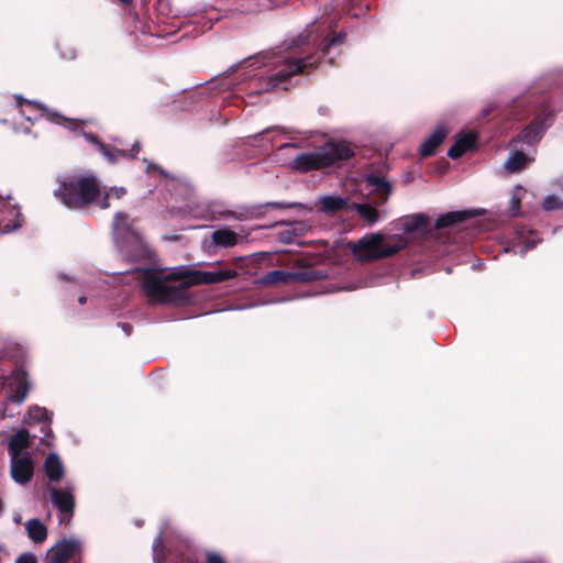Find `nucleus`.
<instances>
[{"label": "nucleus", "mask_w": 563, "mask_h": 563, "mask_svg": "<svg viewBox=\"0 0 563 563\" xmlns=\"http://www.w3.org/2000/svg\"><path fill=\"white\" fill-rule=\"evenodd\" d=\"M2 390L7 401L22 404L29 391L25 373L18 371L11 376L0 379V393Z\"/></svg>", "instance_id": "6e6552de"}, {"label": "nucleus", "mask_w": 563, "mask_h": 563, "mask_svg": "<svg viewBox=\"0 0 563 563\" xmlns=\"http://www.w3.org/2000/svg\"><path fill=\"white\" fill-rule=\"evenodd\" d=\"M126 190L124 187H111L109 191L103 192L102 197H99L98 207L101 209H108L110 207L109 199L114 197L120 199L125 195Z\"/></svg>", "instance_id": "2f4dec72"}, {"label": "nucleus", "mask_w": 563, "mask_h": 563, "mask_svg": "<svg viewBox=\"0 0 563 563\" xmlns=\"http://www.w3.org/2000/svg\"><path fill=\"white\" fill-rule=\"evenodd\" d=\"M475 213L473 211H453L448 212L439 217L435 221V227L439 229L451 227L455 223H460L467 218L473 217Z\"/></svg>", "instance_id": "b1692460"}, {"label": "nucleus", "mask_w": 563, "mask_h": 563, "mask_svg": "<svg viewBox=\"0 0 563 563\" xmlns=\"http://www.w3.org/2000/svg\"><path fill=\"white\" fill-rule=\"evenodd\" d=\"M54 195L70 209H84L97 205L101 195L98 179L92 175L65 177Z\"/></svg>", "instance_id": "7ed1b4c3"}, {"label": "nucleus", "mask_w": 563, "mask_h": 563, "mask_svg": "<svg viewBox=\"0 0 563 563\" xmlns=\"http://www.w3.org/2000/svg\"><path fill=\"white\" fill-rule=\"evenodd\" d=\"M424 224H426L424 218L420 214H416L402 223V229L406 232H412V231L423 227Z\"/></svg>", "instance_id": "473e14b6"}, {"label": "nucleus", "mask_w": 563, "mask_h": 563, "mask_svg": "<svg viewBox=\"0 0 563 563\" xmlns=\"http://www.w3.org/2000/svg\"><path fill=\"white\" fill-rule=\"evenodd\" d=\"M296 147H297V146H296V144L287 143V144L282 145V146L279 147V150H278V151H279L280 153H283V152H285V151L294 150V148H296Z\"/></svg>", "instance_id": "58836bf2"}, {"label": "nucleus", "mask_w": 563, "mask_h": 563, "mask_svg": "<svg viewBox=\"0 0 563 563\" xmlns=\"http://www.w3.org/2000/svg\"><path fill=\"white\" fill-rule=\"evenodd\" d=\"M349 203V198L341 197V196H322L318 199L317 206L319 207V210L328 213L333 214L338 211L343 210Z\"/></svg>", "instance_id": "f3484780"}, {"label": "nucleus", "mask_w": 563, "mask_h": 563, "mask_svg": "<svg viewBox=\"0 0 563 563\" xmlns=\"http://www.w3.org/2000/svg\"><path fill=\"white\" fill-rule=\"evenodd\" d=\"M49 493L52 501L62 514L73 515L75 507L73 487L68 486L62 489L51 488Z\"/></svg>", "instance_id": "ddd939ff"}, {"label": "nucleus", "mask_w": 563, "mask_h": 563, "mask_svg": "<svg viewBox=\"0 0 563 563\" xmlns=\"http://www.w3.org/2000/svg\"><path fill=\"white\" fill-rule=\"evenodd\" d=\"M476 143V135L472 132L461 135L450 147L448 155L455 159L461 157L465 152L473 148Z\"/></svg>", "instance_id": "412c9836"}, {"label": "nucleus", "mask_w": 563, "mask_h": 563, "mask_svg": "<svg viewBox=\"0 0 563 563\" xmlns=\"http://www.w3.org/2000/svg\"><path fill=\"white\" fill-rule=\"evenodd\" d=\"M272 207H275V208H286V207H289L290 205H285V203H282V202H272L269 203Z\"/></svg>", "instance_id": "a19ab883"}, {"label": "nucleus", "mask_w": 563, "mask_h": 563, "mask_svg": "<svg viewBox=\"0 0 563 563\" xmlns=\"http://www.w3.org/2000/svg\"><path fill=\"white\" fill-rule=\"evenodd\" d=\"M540 241L538 234L525 227L518 229L512 238L511 244L505 249L506 252L525 254L533 249Z\"/></svg>", "instance_id": "9b49d317"}, {"label": "nucleus", "mask_w": 563, "mask_h": 563, "mask_svg": "<svg viewBox=\"0 0 563 563\" xmlns=\"http://www.w3.org/2000/svg\"><path fill=\"white\" fill-rule=\"evenodd\" d=\"M112 229L115 243L123 255L131 261H141L150 256V249L140 232L133 228V220L126 213H115Z\"/></svg>", "instance_id": "39448f33"}, {"label": "nucleus", "mask_w": 563, "mask_h": 563, "mask_svg": "<svg viewBox=\"0 0 563 563\" xmlns=\"http://www.w3.org/2000/svg\"><path fill=\"white\" fill-rule=\"evenodd\" d=\"M446 130L443 125H439L433 133L426 139V141L420 146V153L422 156H431L435 153L438 146L443 142Z\"/></svg>", "instance_id": "6ab92c4d"}, {"label": "nucleus", "mask_w": 563, "mask_h": 563, "mask_svg": "<svg viewBox=\"0 0 563 563\" xmlns=\"http://www.w3.org/2000/svg\"><path fill=\"white\" fill-rule=\"evenodd\" d=\"M313 57L297 58L288 55L285 56H262L251 59L245 64L246 68L266 67L267 71L264 77L263 87L255 92L266 91L287 78L311 67L314 64Z\"/></svg>", "instance_id": "f257e3e1"}, {"label": "nucleus", "mask_w": 563, "mask_h": 563, "mask_svg": "<svg viewBox=\"0 0 563 563\" xmlns=\"http://www.w3.org/2000/svg\"><path fill=\"white\" fill-rule=\"evenodd\" d=\"M86 139L89 140L90 142H93L95 144H97L99 151L103 154V156L111 163H114L117 162L120 157H128V156H131V157H134L139 152H140V144L139 142H135L132 150H131V153H126L124 151H121V150H110L103 143L99 142L95 136L92 135H86Z\"/></svg>", "instance_id": "dca6fc26"}, {"label": "nucleus", "mask_w": 563, "mask_h": 563, "mask_svg": "<svg viewBox=\"0 0 563 563\" xmlns=\"http://www.w3.org/2000/svg\"><path fill=\"white\" fill-rule=\"evenodd\" d=\"M174 276L179 278V280H184V286L187 289L195 285L216 284L232 279L238 276V273L234 269L205 272L179 266L175 268Z\"/></svg>", "instance_id": "0eeeda50"}, {"label": "nucleus", "mask_w": 563, "mask_h": 563, "mask_svg": "<svg viewBox=\"0 0 563 563\" xmlns=\"http://www.w3.org/2000/svg\"><path fill=\"white\" fill-rule=\"evenodd\" d=\"M30 446V434L25 429L15 432L9 440V455L29 454L25 450Z\"/></svg>", "instance_id": "a211bd4d"}, {"label": "nucleus", "mask_w": 563, "mask_h": 563, "mask_svg": "<svg viewBox=\"0 0 563 563\" xmlns=\"http://www.w3.org/2000/svg\"><path fill=\"white\" fill-rule=\"evenodd\" d=\"M526 194V189L517 185L511 192L510 201H509V210L512 216H517L520 211V202L523 199Z\"/></svg>", "instance_id": "7c9ffc66"}, {"label": "nucleus", "mask_w": 563, "mask_h": 563, "mask_svg": "<svg viewBox=\"0 0 563 563\" xmlns=\"http://www.w3.org/2000/svg\"><path fill=\"white\" fill-rule=\"evenodd\" d=\"M141 282V288L152 303L180 302L186 299L184 280L174 276V272L165 276L153 271H134Z\"/></svg>", "instance_id": "f03ea898"}, {"label": "nucleus", "mask_w": 563, "mask_h": 563, "mask_svg": "<svg viewBox=\"0 0 563 563\" xmlns=\"http://www.w3.org/2000/svg\"><path fill=\"white\" fill-rule=\"evenodd\" d=\"M207 563H225L224 560L217 553L207 554Z\"/></svg>", "instance_id": "c9c22d12"}, {"label": "nucleus", "mask_w": 563, "mask_h": 563, "mask_svg": "<svg viewBox=\"0 0 563 563\" xmlns=\"http://www.w3.org/2000/svg\"><path fill=\"white\" fill-rule=\"evenodd\" d=\"M16 106L20 108V113L27 121L36 120V114H42L46 111L45 107L36 101L24 99L22 96H16Z\"/></svg>", "instance_id": "aec40b11"}, {"label": "nucleus", "mask_w": 563, "mask_h": 563, "mask_svg": "<svg viewBox=\"0 0 563 563\" xmlns=\"http://www.w3.org/2000/svg\"><path fill=\"white\" fill-rule=\"evenodd\" d=\"M9 214L14 217L15 220L12 224L10 223V221L0 222V234L10 233L22 225V220L20 219L21 213L16 206L10 207Z\"/></svg>", "instance_id": "c756f323"}, {"label": "nucleus", "mask_w": 563, "mask_h": 563, "mask_svg": "<svg viewBox=\"0 0 563 563\" xmlns=\"http://www.w3.org/2000/svg\"><path fill=\"white\" fill-rule=\"evenodd\" d=\"M119 325L122 328L125 334L129 335L131 333L132 327L129 323H120Z\"/></svg>", "instance_id": "ea45409f"}, {"label": "nucleus", "mask_w": 563, "mask_h": 563, "mask_svg": "<svg viewBox=\"0 0 563 563\" xmlns=\"http://www.w3.org/2000/svg\"><path fill=\"white\" fill-rule=\"evenodd\" d=\"M79 303L84 305L86 302V297H80L78 299Z\"/></svg>", "instance_id": "37998d69"}, {"label": "nucleus", "mask_w": 563, "mask_h": 563, "mask_svg": "<svg viewBox=\"0 0 563 563\" xmlns=\"http://www.w3.org/2000/svg\"><path fill=\"white\" fill-rule=\"evenodd\" d=\"M81 542L77 539H65L47 552L48 563H67L74 553L79 551Z\"/></svg>", "instance_id": "9d476101"}, {"label": "nucleus", "mask_w": 563, "mask_h": 563, "mask_svg": "<svg viewBox=\"0 0 563 563\" xmlns=\"http://www.w3.org/2000/svg\"><path fill=\"white\" fill-rule=\"evenodd\" d=\"M64 58H69V59H73L75 58V53L71 51L70 54L68 56H65L63 55Z\"/></svg>", "instance_id": "79ce46f5"}, {"label": "nucleus", "mask_w": 563, "mask_h": 563, "mask_svg": "<svg viewBox=\"0 0 563 563\" xmlns=\"http://www.w3.org/2000/svg\"><path fill=\"white\" fill-rule=\"evenodd\" d=\"M365 181L368 187H371V194L377 196L380 203L387 201L391 194V185L384 177L377 175H367L365 176Z\"/></svg>", "instance_id": "2eb2a0df"}, {"label": "nucleus", "mask_w": 563, "mask_h": 563, "mask_svg": "<svg viewBox=\"0 0 563 563\" xmlns=\"http://www.w3.org/2000/svg\"><path fill=\"white\" fill-rule=\"evenodd\" d=\"M275 130L284 132V129H282V128H275Z\"/></svg>", "instance_id": "c03bdc74"}, {"label": "nucleus", "mask_w": 563, "mask_h": 563, "mask_svg": "<svg viewBox=\"0 0 563 563\" xmlns=\"http://www.w3.org/2000/svg\"><path fill=\"white\" fill-rule=\"evenodd\" d=\"M530 158L518 151L510 152L508 158L506 159L504 167L507 172L515 173L523 169L529 163Z\"/></svg>", "instance_id": "393cba45"}, {"label": "nucleus", "mask_w": 563, "mask_h": 563, "mask_svg": "<svg viewBox=\"0 0 563 563\" xmlns=\"http://www.w3.org/2000/svg\"><path fill=\"white\" fill-rule=\"evenodd\" d=\"M14 563H37L36 558L32 553L21 554Z\"/></svg>", "instance_id": "f704fd0d"}, {"label": "nucleus", "mask_w": 563, "mask_h": 563, "mask_svg": "<svg viewBox=\"0 0 563 563\" xmlns=\"http://www.w3.org/2000/svg\"><path fill=\"white\" fill-rule=\"evenodd\" d=\"M353 152L347 144L330 142L313 152L296 155L294 159L289 162V167L300 173L322 169L350 158Z\"/></svg>", "instance_id": "20e7f679"}, {"label": "nucleus", "mask_w": 563, "mask_h": 563, "mask_svg": "<svg viewBox=\"0 0 563 563\" xmlns=\"http://www.w3.org/2000/svg\"><path fill=\"white\" fill-rule=\"evenodd\" d=\"M312 278V274L308 272L289 273L276 269L265 274L262 278V283L267 285H275L285 284L288 280L309 282Z\"/></svg>", "instance_id": "f8f14e48"}, {"label": "nucleus", "mask_w": 563, "mask_h": 563, "mask_svg": "<svg viewBox=\"0 0 563 563\" xmlns=\"http://www.w3.org/2000/svg\"><path fill=\"white\" fill-rule=\"evenodd\" d=\"M152 168H155L154 166L148 165L147 170L150 172Z\"/></svg>", "instance_id": "a18cd8bd"}, {"label": "nucleus", "mask_w": 563, "mask_h": 563, "mask_svg": "<svg viewBox=\"0 0 563 563\" xmlns=\"http://www.w3.org/2000/svg\"><path fill=\"white\" fill-rule=\"evenodd\" d=\"M323 33L324 31L319 33L318 29L314 26V24H312L292 40L291 46L298 47L305 44L316 43L323 35Z\"/></svg>", "instance_id": "cd10ccee"}, {"label": "nucleus", "mask_w": 563, "mask_h": 563, "mask_svg": "<svg viewBox=\"0 0 563 563\" xmlns=\"http://www.w3.org/2000/svg\"><path fill=\"white\" fill-rule=\"evenodd\" d=\"M25 530L27 537L34 543H42L47 537V529L45 525L36 518L30 519L25 522Z\"/></svg>", "instance_id": "5701e85b"}, {"label": "nucleus", "mask_w": 563, "mask_h": 563, "mask_svg": "<svg viewBox=\"0 0 563 563\" xmlns=\"http://www.w3.org/2000/svg\"><path fill=\"white\" fill-rule=\"evenodd\" d=\"M551 121L550 117L538 118L529 126H527L520 134V141L527 144L538 142Z\"/></svg>", "instance_id": "4468645a"}, {"label": "nucleus", "mask_w": 563, "mask_h": 563, "mask_svg": "<svg viewBox=\"0 0 563 563\" xmlns=\"http://www.w3.org/2000/svg\"><path fill=\"white\" fill-rule=\"evenodd\" d=\"M342 41H343V36H342V35H339V36H336V37L331 38V40H330V41L324 45V47L322 48L323 54H325V53H327V51H328L329 46H331V45H335V44H339V43H341Z\"/></svg>", "instance_id": "e433bc0d"}, {"label": "nucleus", "mask_w": 563, "mask_h": 563, "mask_svg": "<svg viewBox=\"0 0 563 563\" xmlns=\"http://www.w3.org/2000/svg\"><path fill=\"white\" fill-rule=\"evenodd\" d=\"M11 460V476L14 482L25 484L31 481L33 476V461L30 454L24 455H10Z\"/></svg>", "instance_id": "1a4fd4ad"}, {"label": "nucleus", "mask_w": 563, "mask_h": 563, "mask_svg": "<svg viewBox=\"0 0 563 563\" xmlns=\"http://www.w3.org/2000/svg\"><path fill=\"white\" fill-rule=\"evenodd\" d=\"M162 547V534H158L157 538L153 542V551H154V561L157 560V551Z\"/></svg>", "instance_id": "4c0bfd02"}, {"label": "nucleus", "mask_w": 563, "mask_h": 563, "mask_svg": "<svg viewBox=\"0 0 563 563\" xmlns=\"http://www.w3.org/2000/svg\"><path fill=\"white\" fill-rule=\"evenodd\" d=\"M44 471L51 482H59L64 475V465L56 453H51L44 463Z\"/></svg>", "instance_id": "4be33fe9"}, {"label": "nucleus", "mask_w": 563, "mask_h": 563, "mask_svg": "<svg viewBox=\"0 0 563 563\" xmlns=\"http://www.w3.org/2000/svg\"><path fill=\"white\" fill-rule=\"evenodd\" d=\"M27 416L30 421L43 422L42 431H44L45 435L51 434L49 422L52 418L45 408L33 407L29 410Z\"/></svg>", "instance_id": "bb28decb"}, {"label": "nucleus", "mask_w": 563, "mask_h": 563, "mask_svg": "<svg viewBox=\"0 0 563 563\" xmlns=\"http://www.w3.org/2000/svg\"><path fill=\"white\" fill-rule=\"evenodd\" d=\"M211 239L216 245L222 247H231L236 245L239 242L238 234L228 229L214 231L211 235Z\"/></svg>", "instance_id": "a878e982"}, {"label": "nucleus", "mask_w": 563, "mask_h": 563, "mask_svg": "<svg viewBox=\"0 0 563 563\" xmlns=\"http://www.w3.org/2000/svg\"><path fill=\"white\" fill-rule=\"evenodd\" d=\"M408 241L402 235L385 238L380 233L363 236L353 246V254L361 261L378 260L391 256L404 250Z\"/></svg>", "instance_id": "423d86ee"}, {"label": "nucleus", "mask_w": 563, "mask_h": 563, "mask_svg": "<svg viewBox=\"0 0 563 563\" xmlns=\"http://www.w3.org/2000/svg\"><path fill=\"white\" fill-rule=\"evenodd\" d=\"M353 209L369 224L376 223L379 219L378 211L368 203H354Z\"/></svg>", "instance_id": "c85d7f7f"}, {"label": "nucleus", "mask_w": 563, "mask_h": 563, "mask_svg": "<svg viewBox=\"0 0 563 563\" xmlns=\"http://www.w3.org/2000/svg\"><path fill=\"white\" fill-rule=\"evenodd\" d=\"M542 206H543V209L547 211L562 209L563 201L559 197H556L554 195H550L544 198Z\"/></svg>", "instance_id": "72a5a7b5"}]
</instances>
